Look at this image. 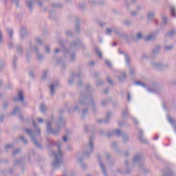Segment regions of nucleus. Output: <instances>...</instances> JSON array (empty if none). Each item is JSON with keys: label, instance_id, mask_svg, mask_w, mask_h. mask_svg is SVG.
<instances>
[{"label": "nucleus", "instance_id": "f257e3e1", "mask_svg": "<svg viewBox=\"0 0 176 176\" xmlns=\"http://www.w3.org/2000/svg\"><path fill=\"white\" fill-rule=\"evenodd\" d=\"M85 105L92 108L94 112H96V105H97V102L94 100V98L89 92L81 94L77 104L74 107V111H79V108L85 107Z\"/></svg>", "mask_w": 176, "mask_h": 176}, {"label": "nucleus", "instance_id": "f03ea898", "mask_svg": "<svg viewBox=\"0 0 176 176\" xmlns=\"http://www.w3.org/2000/svg\"><path fill=\"white\" fill-rule=\"evenodd\" d=\"M33 127L34 129V131L25 128L23 129V131L28 134V136L30 137L32 141H33L35 146L37 148H41V144L38 142V137L41 135V129L39 127L36 126V123H35V121H33Z\"/></svg>", "mask_w": 176, "mask_h": 176}, {"label": "nucleus", "instance_id": "7ed1b4c3", "mask_svg": "<svg viewBox=\"0 0 176 176\" xmlns=\"http://www.w3.org/2000/svg\"><path fill=\"white\" fill-rule=\"evenodd\" d=\"M61 144V142L56 143V146L58 147L57 153L53 151L51 152V155H53L55 157L54 161L52 162V165L54 168H58V166H61L63 164V151H61V149L60 148Z\"/></svg>", "mask_w": 176, "mask_h": 176}, {"label": "nucleus", "instance_id": "20e7f679", "mask_svg": "<svg viewBox=\"0 0 176 176\" xmlns=\"http://www.w3.org/2000/svg\"><path fill=\"white\" fill-rule=\"evenodd\" d=\"M65 124V119L64 118L60 117L57 122L56 128L57 129H53L52 128V121L47 122V131L50 133L51 134H54V135H57L60 133V128L64 127Z\"/></svg>", "mask_w": 176, "mask_h": 176}, {"label": "nucleus", "instance_id": "39448f33", "mask_svg": "<svg viewBox=\"0 0 176 176\" xmlns=\"http://www.w3.org/2000/svg\"><path fill=\"white\" fill-rule=\"evenodd\" d=\"M132 163L133 164H138L139 168H142L144 173H149V170L146 169V168L144 166V162H142V155H135L132 160Z\"/></svg>", "mask_w": 176, "mask_h": 176}, {"label": "nucleus", "instance_id": "423d86ee", "mask_svg": "<svg viewBox=\"0 0 176 176\" xmlns=\"http://www.w3.org/2000/svg\"><path fill=\"white\" fill-rule=\"evenodd\" d=\"M94 151V142L93 138H89L88 144L85 145V150L83 156L87 157Z\"/></svg>", "mask_w": 176, "mask_h": 176}, {"label": "nucleus", "instance_id": "0eeeda50", "mask_svg": "<svg viewBox=\"0 0 176 176\" xmlns=\"http://www.w3.org/2000/svg\"><path fill=\"white\" fill-rule=\"evenodd\" d=\"M107 135L108 137H111V135H116V137L122 135L124 142H127V141H129V135L124 132H121L119 129L114 130L112 133H108Z\"/></svg>", "mask_w": 176, "mask_h": 176}, {"label": "nucleus", "instance_id": "6e6552de", "mask_svg": "<svg viewBox=\"0 0 176 176\" xmlns=\"http://www.w3.org/2000/svg\"><path fill=\"white\" fill-rule=\"evenodd\" d=\"M59 85L60 82H58V81L50 85V93L51 96H54L56 94V89H57V87L59 86Z\"/></svg>", "mask_w": 176, "mask_h": 176}, {"label": "nucleus", "instance_id": "1a4fd4ad", "mask_svg": "<svg viewBox=\"0 0 176 176\" xmlns=\"http://www.w3.org/2000/svg\"><path fill=\"white\" fill-rule=\"evenodd\" d=\"M97 159L99 162V166L100 167L101 171L104 176H107L108 173H107V169L105 168V165L101 162V156L98 155Z\"/></svg>", "mask_w": 176, "mask_h": 176}, {"label": "nucleus", "instance_id": "9d476101", "mask_svg": "<svg viewBox=\"0 0 176 176\" xmlns=\"http://www.w3.org/2000/svg\"><path fill=\"white\" fill-rule=\"evenodd\" d=\"M111 118H112V113L111 111H108L106 115V118L104 120H98V123H109L111 120Z\"/></svg>", "mask_w": 176, "mask_h": 176}, {"label": "nucleus", "instance_id": "9b49d317", "mask_svg": "<svg viewBox=\"0 0 176 176\" xmlns=\"http://www.w3.org/2000/svg\"><path fill=\"white\" fill-rule=\"evenodd\" d=\"M20 101L24 102V92L21 90L18 92V98H14V101Z\"/></svg>", "mask_w": 176, "mask_h": 176}, {"label": "nucleus", "instance_id": "f8f14e48", "mask_svg": "<svg viewBox=\"0 0 176 176\" xmlns=\"http://www.w3.org/2000/svg\"><path fill=\"white\" fill-rule=\"evenodd\" d=\"M151 65L155 69H160V68H163L164 66L163 63L160 62H151Z\"/></svg>", "mask_w": 176, "mask_h": 176}, {"label": "nucleus", "instance_id": "ddd939ff", "mask_svg": "<svg viewBox=\"0 0 176 176\" xmlns=\"http://www.w3.org/2000/svg\"><path fill=\"white\" fill-rule=\"evenodd\" d=\"M25 3H26V6L28 8L30 12H32V10L34 9V4L35 3V1L27 0Z\"/></svg>", "mask_w": 176, "mask_h": 176}, {"label": "nucleus", "instance_id": "4468645a", "mask_svg": "<svg viewBox=\"0 0 176 176\" xmlns=\"http://www.w3.org/2000/svg\"><path fill=\"white\" fill-rule=\"evenodd\" d=\"M80 73H78L76 75H74L72 78H70L68 80L69 85H73L74 80H76V79H80Z\"/></svg>", "mask_w": 176, "mask_h": 176}, {"label": "nucleus", "instance_id": "2eb2a0df", "mask_svg": "<svg viewBox=\"0 0 176 176\" xmlns=\"http://www.w3.org/2000/svg\"><path fill=\"white\" fill-rule=\"evenodd\" d=\"M160 52V46H155L151 52V57L153 58L155 56H157V54Z\"/></svg>", "mask_w": 176, "mask_h": 176}, {"label": "nucleus", "instance_id": "dca6fc26", "mask_svg": "<svg viewBox=\"0 0 176 176\" xmlns=\"http://www.w3.org/2000/svg\"><path fill=\"white\" fill-rule=\"evenodd\" d=\"M33 49H34V50L36 53V56L38 60H39V61H41L43 58V56H42V54H41V53H39V50H38V47L34 46Z\"/></svg>", "mask_w": 176, "mask_h": 176}, {"label": "nucleus", "instance_id": "f3484780", "mask_svg": "<svg viewBox=\"0 0 176 176\" xmlns=\"http://www.w3.org/2000/svg\"><path fill=\"white\" fill-rule=\"evenodd\" d=\"M139 133H140L139 138L141 142H142L143 144H146L148 141L145 138H144V136H142V134H144V132L142 130H140Z\"/></svg>", "mask_w": 176, "mask_h": 176}, {"label": "nucleus", "instance_id": "a211bd4d", "mask_svg": "<svg viewBox=\"0 0 176 176\" xmlns=\"http://www.w3.org/2000/svg\"><path fill=\"white\" fill-rule=\"evenodd\" d=\"M144 35L142 34V32H138L135 36V38H133V41H141V39H142Z\"/></svg>", "mask_w": 176, "mask_h": 176}, {"label": "nucleus", "instance_id": "6ab92c4d", "mask_svg": "<svg viewBox=\"0 0 176 176\" xmlns=\"http://www.w3.org/2000/svg\"><path fill=\"white\" fill-rule=\"evenodd\" d=\"M82 156H83V154L82 153H78L77 155V159L81 163V166L82 168H85V164L82 163Z\"/></svg>", "mask_w": 176, "mask_h": 176}, {"label": "nucleus", "instance_id": "aec40b11", "mask_svg": "<svg viewBox=\"0 0 176 176\" xmlns=\"http://www.w3.org/2000/svg\"><path fill=\"white\" fill-rule=\"evenodd\" d=\"M155 38H156V34H150L146 37V41H153Z\"/></svg>", "mask_w": 176, "mask_h": 176}, {"label": "nucleus", "instance_id": "412c9836", "mask_svg": "<svg viewBox=\"0 0 176 176\" xmlns=\"http://www.w3.org/2000/svg\"><path fill=\"white\" fill-rule=\"evenodd\" d=\"M28 35V33L27 32V30L25 28H22L21 31V38H25Z\"/></svg>", "mask_w": 176, "mask_h": 176}, {"label": "nucleus", "instance_id": "4be33fe9", "mask_svg": "<svg viewBox=\"0 0 176 176\" xmlns=\"http://www.w3.org/2000/svg\"><path fill=\"white\" fill-rule=\"evenodd\" d=\"M169 8L173 17H175V6L170 5Z\"/></svg>", "mask_w": 176, "mask_h": 176}, {"label": "nucleus", "instance_id": "5701e85b", "mask_svg": "<svg viewBox=\"0 0 176 176\" xmlns=\"http://www.w3.org/2000/svg\"><path fill=\"white\" fill-rule=\"evenodd\" d=\"M80 45V40H78L76 42H73L71 43L70 46L72 49L77 47V46H79Z\"/></svg>", "mask_w": 176, "mask_h": 176}, {"label": "nucleus", "instance_id": "b1692460", "mask_svg": "<svg viewBox=\"0 0 176 176\" xmlns=\"http://www.w3.org/2000/svg\"><path fill=\"white\" fill-rule=\"evenodd\" d=\"M47 107L45 105V104H40V111L42 113L46 112Z\"/></svg>", "mask_w": 176, "mask_h": 176}, {"label": "nucleus", "instance_id": "393cba45", "mask_svg": "<svg viewBox=\"0 0 176 176\" xmlns=\"http://www.w3.org/2000/svg\"><path fill=\"white\" fill-rule=\"evenodd\" d=\"M164 49L166 50V52H170V50H173V49H174V45L171 44L165 45Z\"/></svg>", "mask_w": 176, "mask_h": 176}, {"label": "nucleus", "instance_id": "a878e982", "mask_svg": "<svg viewBox=\"0 0 176 176\" xmlns=\"http://www.w3.org/2000/svg\"><path fill=\"white\" fill-rule=\"evenodd\" d=\"M147 16H148V20H152V19L155 17V12H152V11L148 12Z\"/></svg>", "mask_w": 176, "mask_h": 176}, {"label": "nucleus", "instance_id": "bb28decb", "mask_svg": "<svg viewBox=\"0 0 176 176\" xmlns=\"http://www.w3.org/2000/svg\"><path fill=\"white\" fill-rule=\"evenodd\" d=\"M95 52L97 54V56L99 57V58H102V53H101V51L98 47L95 48Z\"/></svg>", "mask_w": 176, "mask_h": 176}, {"label": "nucleus", "instance_id": "cd10ccee", "mask_svg": "<svg viewBox=\"0 0 176 176\" xmlns=\"http://www.w3.org/2000/svg\"><path fill=\"white\" fill-rule=\"evenodd\" d=\"M126 79V73H122L121 76H118V80L120 82H123Z\"/></svg>", "mask_w": 176, "mask_h": 176}, {"label": "nucleus", "instance_id": "c85d7f7f", "mask_svg": "<svg viewBox=\"0 0 176 176\" xmlns=\"http://www.w3.org/2000/svg\"><path fill=\"white\" fill-rule=\"evenodd\" d=\"M16 113H20V107H16L13 111L12 112V115H16Z\"/></svg>", "mask_w": 176, "mask_h": 176}, {"label": "nucleus", "instance_id": "c756f323", "mask_svg": "<svg viewBox=\"0 0 176 176\" xmlns=\"http://www.w3.org/2000/svg\"><path fill=\"white\" fill-rule=\"evenodd\" d=\"M69 53V56H70V58H71V61L74 62L75 61V60H76V56H75V53Z\"/></svg>", "mask_w": 176, "mask_h": 176}, {"label": "nucleus", "instance_id": "7c9ffc66", "mask_svg": "<svg viewBox=\"0 0 176 176\" xmlns=\"http://www.w3.org/2000/svg\"><path fill=\"white\" fill-rule=\"evenodd\" d=\"M135 85H136L137 86H142V87H146V85H145V83L141 81H136L135 82Z\"/></svg>", "mask_w": 176, "mask_h": 176}, {"label": "nucleus", "instance_id": "2f4dec72", "mask_svg": "<svg viewBox=\"0 0 176 176\" xmlns=\"http://www.w3.org/2000/svg\"><path fill=\"white\" fill-rule=\"evenodd\" d=\"M122 116H123V118H127V116H129V110L124 109L122 111Z\"/></svg>", "mask_w": 176, "mask_h": 176}, {"label": "nucleus", "instance_id": "473e14b6", "mask_svg": "<svg viewBox=\"0 0 176 176\" xmlns=\"http://www.w3.org/2000/svg\"><path fill=\"white\" fill-rule=\"evenodd\" d=\"M47 70H44V71L43 72V75H42V76H41L42 80H44V79H45V78H47Z\"/></svg>", "mask_w": 176, "mask_h": 176}, {"label": "nucleus", "instance_id": "72a5a7b5", "mask_svg": "<svg viewBox=\"0 0 176 176\" xmlns=\"http://www.w3.org/2000/svg\"><path fill=\"white\" fill-rule=\"evenodd\" d=\"M11 2L12 3V5H15V6H16V8H19V6H20V5L19 3V0H11Z\"/></svg>", "mask_w": 176, "mask_h": 176}, {"label": "nucleus", "instance_id": "f704fd0d", "mask_svg": "<svg viewBox=\"0 0 176 176\" xmlns=\"http://www.w3.org/2000/svg\"><path fill=\"white\" fill-rule=\"evenodd\" d=\"M20 139L21 140L22 142H23V144H25V145H27V144H28V141L24 138V136L21 135Z\"/></svg>", "mask_w": 176, "mask_h": 176}, {"label": "nucleus", "instance_id": "c9c22d12", "mask_svg": "<svg viewBox=\"0 0 176 176\" xmlns=\"http://www.w3.org/2000/svg\"><path fill=\"white\" fill-rule=\"evenodd\" d=\"M167 21H168L167 16H166V15H163L162 16V23H163V24H164L166 25V24H167Z\"/></svg>", "mask_w": 176, "mask_h": 176}, {"label": "nucleus", "instance_id": "e433bc0d", "mask_svg": "<svg viewBox=\"0 0 176 176\" xmlns=\"http://www.w3.org/2000/svg\"><path fill=\"white\" fill-rule=\"evenodd\" d=\"M44 49H45V53H47V54H50V47H49L48 45H45L44 47Z\"/></svg>", "mask_w": 176, "mask_h": 176}, {"label": "nucleus", "instance_id": "4c0bfd02", "mask_svg": "<svg viewBox=\"0 0 176 176\" xmlns=\"http://www.w3.org/2000/svg\"><path fill=\"white\" fill-rule=\"evenodd\" d=\"M175 34H176V32H175V31H174V30H171V31H170V32L167 34L168 36H174V35H175Z\"/></svg>", "mask_w": 176, "mask_h": 176}, {"label": "nucleus", "instance_id": "58836bf2", "mask_svg": "<svg viewBox=\"0 0 176 176\" xmlns=\"http://www.w3.org/2000/svg\"><path fill=\"white\" fill-rule=\"evenodd\" d=\"M7 31L10 38H12L13 36V30L12 29H8Z\"/></svg>", "mask_w": 176, "mask_h": 176}, {"label": "nucleus", "instance_id": "ea45409f", "mask_svg": "<svg viewBox=\"0 0 176 176\" xmlns=\"http://www.w3.org/2000/svg\"><path fill=\"white\" fill-rule=\"evenodd\" d=\"M61 6H62L61 3H52L53 8H61Z\"/></svg>", "mask_w": 176, "mask_h": 176}, {"label": "nucleus", "instance_id": "a19ab883", "mask_svg": "<svg viewBox=\"0 0 176 176\" xmlns=\"http://www.w3.org/2000/svg\"><path fill=\"white\" fill-rule=\"evenodd\" d=\"M105 64H106V65H107V67H109V68H112V63H111V62L109 60H106Z\"/></svg>", "mask_w": 176, "mask_h": 176}, {"label": "nucleus", "instance_id": "79ce46f5", "mask_svg": "<svg viewBox=\"0 0 176 176\" xmlns=\"http://www.w3.org/2000/svg\"><path fill=\"white\" fill-rule=\"evenodd\" d=\"M112 32H113V29H107L106 30V34L107 35H111V34H112Z\"/></svg>", "mask_w": 176, "mask_h": 176}, {"label": "nucleus", "instance_id": "37998d69", "mask_svg": "<svg viewBox=\"0 0 176 176\" xmlns=\"http://www.w3.org/2000/svg\"><path fill=\"white\" fill-rule=\"evenodd\" d=\"M124 24H125V25H131L132 22L130 20H125L124 21Z\"/></svg>", "mask_w": 176, "mask_h": 176}, {"label": "nucleus", "instance_id": "c03bdc74", "mask_svg": "<svg viewBox=\"0 0 176 176\" xmlns=\"http://www.w3.org/2000/svg\"><path fill=\"white\" fill-rule=\"evenodd\" d=\"M10 148H13V144H9L6 145V146H5L6 151H8V149H10Z\"/></svg>", "mask_w": 176, "mask_h": 176}, {"label": "nucleus", "instance_id": "a18cd8bd", "mask_svg": "<svg viewBox=\"0 0 176 176\" xmlns=\"http://www.w3.org/2000/svg\"><path fill=\"white\" fill-rule=\"evenodd\" d=\"M124 56L125 57V61L126 64H129L130 63V58H129V56L126 54H124Z\"/></svg>", "mask_w": 176, "mask_h": 176}, {"label": "nucleus", "instance_id": "49530a36", "mask_svg": "<svg viewBox=\"0 0 176 176\" xmlns=\"http://www.w3.org/2000/svg\"><path fill=\"white\" fill-rule=\"evenodd\" d=\"M107 80L108 83H109V85H111V86H113V81H112V79H111V78L107 77Z\"/></svg>", "mask_w": 176, "mask_h": 176}, {"label": "nucleus", "instance_id": "de8ad7c7", "mask_svg": "<svg viewBox=\"0 0 176 176\" xmlns=\"http://www.w3.org/2000/svg\"><path fill=\"white\" fill-rule=\"evenodd\" d=\"M107 104H108V100H102L101 101V104H102V107H105V105H107Z\"/></svg>", "mask_w": 176, "mask_h": 176}, {"label": "nucleus", "instance_id": "09e8293b", "mask_svg": "<svg viewBox=\"0 0 176 176\" xmlns=\"http://www.w3.org/2000/svg\"><path fill=\"white\" fill-rule=\"evenodd\" d=\"M167 119L169 123H170V124H174V120H173V118H171V117L168 116Z\"/></svg>", "mask_w": 176, "mask_h": 176}, {"label": "nucleus", "instance_id": "8fccbe9b", "mask_svg": "<svg viewBox=\"0 0 176 176\" xmlns=\"http://www.w3.org/2000/svg\"><path fill=\"white\" fill-rule=\"evenodd\" d=\"M113 32H114L116 35H120V31L118 29H113Z\"/></svg>", "mask_w": 176, "mask_h": 176}, {"label": "nucleus", "instance_id": "3c124183", "mask_svg": "<svg viewBox=\"0 0 176 176\" xmlns=\"http://www.w3.org/2000/svg\"><path fill=\"white\" fill-rule=\"evenodd\" d=\"M142 58H144V60H147L148 58H149V56L148 55V54H143L142 55Z\"/></svg>", "mask_w": 176, "mask_h": 176}, {"label": "nucleus", "instance_id": "603ef678", "mask_svg": "<svg viewBox=\"0 0 176 176\" xmlns=\"http://www.w3.org/2000/svg\"><path fill=\"white\" fill-rule=\"evenodd\" d=\"M17 153H20V149L17 148L16 150H14L12 153L13 156L17 155Z\"/></svg>", "mask_w": 176, "mask_h": 176}, {"label": "nucleus", "instance_id": "864d4df0", "mask_svg": "<svg viewBox=\"0 0 176 176\" xmlns=\"http://www.w3.org/2000/svg\"><path fill=\"white\" fill-rule=\"evenodd\" d=\"M66 35L67 36H72V32L71 30L66 31Z\"/></svg>", "mask_w": 176, "mask_h": 176}, {"label": "nucleus", "instance_id": "5fc2aeb1", "mask_svg": "<svg viewBox=\"0 0 176 176\" xmlns=\"http://www.w3.org/2000/svg\"><path fill=\"white\" fill-rule=\"evenodd\" d=\"M111 146H112V148L113 149H117V148H118V143L117 142L112 143Z\"/></svg>", "mask_w": 176, "mask_h": 176}, {"label": "nucleus", "instance_id": "6e6d98bb", "mask_svg": "<svg viewBox=\"0 0 176 176\" xmlns=\"http://www.w3.org/2000/svg\"><path fill=\"white\" fill-rule=\"evenodd\" d=\"M4 66H5V61L0 60V69L1 68H3Z\"/></svg>", "mask_w": 176, "mask_h": 176}, {"label": "nucleus", "instance_id": "4d7b16f0", "mask_svg": "<svg viewBox=\"0 0 176 176\" xmlns=\"http://www.w3.org/2000/svg\"><path fill=\"white\" fill-rule=\"evenodd\" d=\"M36 3L38 5L39 8H43V3H42L41 1L38 0Z\"/></svg>", "mask_w": 176, "mask_h": 176}, {"label": "nucleus", "instance_id": "13d9d810", "mask_svg": "<svg viewBox=\"0 0 176 176\" xmlns=\"http://www.w3.org/2000/svg\"><path fill=\"white\" fill-rule=\"evenodd\" d=\"M30 76L34 79V78H35V73L32 71L30 72Z\"/></svg>", "mask_w": 176, "mask_h": 176}, {"label": "nucleus", "instance_id": "bf43d9fd", "mask_svg": "<svg viewBox=\"0 0 176 176\" xmlns=\"http://www.w3.org/2000/svg\"><path fill=\"white\" fill-rule=\"evenodd\" d=\"M36 41L37 43H38V45H42V40L40 38L37 37L36 38Z\"/></svg>", "mask_w": 176, "mask_h": 176}, {"label": "nucleus", "instance_id": "052dcab7", "mask_svg": "<svg viewBox=\"0 0 176 176\" xmlns=\"http://www.w3.org/2000/svg\"><path fill=\"white\" fill-rule=\"evenodd\" d=\"M129 155H130V152L125 151L123 153L122 156H124V157H126L129 156Z\"/></svg>", "mask_w": 176, "mask_h": 176}, {"label": "nucleus", "instance_id": "680f3d73", "mask_svg": "<svg viewBox=\"0 0 176 176\" xmlns=\"http://www.w3.org/2000/svg\"><path fill=\"white\" fill-rule=\"evenodd\" d=\"M125 174H130V173H131V170L129 168H127L126 169H125L124 171Z\"/></svg>", "mask_w": 176, "mask_h": 176}, {"label": "nucleus", "instance_id": "e2e57ef3", "mask_svg": "<svg viewBox=\"0 0 176 176\" xmlns=\"http://www.w3.org/2000/svg\"><path fill=\"white\" fill-rule=\"evenodd\" d=\"M129 72H130L131 75H134V72H135V71L134 70V69L131 68L129 69Z\"/></svg>", "mask_w": 176, "mask_h": 176}, {"label": "nucleus", "instance_id": "0e129e2a", "mask_svg": "<svg viewBox=\"0 0 176 176\" xmlns=\"http://www.w3.org/2000/svg\"><path fill=\"white\" fill-rule=\"evenodd\" d=\"M133 122L135 123V124H138V120L135 119V118H132Z\"/></svg>", "mask_w": 176, "mask_h": 176}, {"label": "nucleus", "instance_id": "69168bd1", "mask_svg": "<svg viewBox=\"0 0 176 176\" xmlns=\"http://www.w3.org/2000/svg\"><path fill=\"white\" fill-rule=\"evenodd\" d=\"M63 140L64 142H68V138L65 135L63 136Z\"/></svg>", "mask_w": 176, "mask_h": 176}, {"label": "nucleus", "instance_id": "338daca9", "mask_svg": "<svg viewBox=\"0 0 176 176\" xmlns=\"http://www.w3.org/2000/svg\"><path fill=\"white\" fill-rule=\"evenodd\" d=\"M16 50H17V52H21V50H22L21 46L18 45V46L16 47Z\"/></svg>", "mask_w": 176, "mask_h": 176}, {"label": "nucleus", "instance_id": "774afa93", "mask_svg": "<svg viewBox=\"0 0 176 176\" xmlns=\"http://www.w3.org/2000/svg\"><path fill=\"white\" fill-rule=\"evenodd\" d=\"M38 123H43V119H42L41 118H38Z\"/></svg>", "mask_w": 176, "mask_h": 176}]
</instances>
